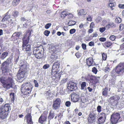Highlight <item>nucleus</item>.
<instances>
[{
    "mask_svg": "<svg viewBox=\"0 0 124 124\" xmlns=\"http://www.w3.org/2000/svg\"><path fill=\"white\" fill-rule=\"evenodd\" d=\"M0 81L3 84V86L5 89H8L12 88L14 81L12 78H9L6 80H4L3 78H1Z\"/></svg>",
    "mask_w": 124,
    "mask_h": 124,
    "instance_id": "nucleus-1",
    "label": "nucleus"
},
{
    "mask_svg": "<svg viewBox=\"0 0 124 124\" xmlns=\"http://www.w3.org/2000/svg\"><path fill=\"white\" fill-rule=\"evenodd\" d=\"M9 106L8 104H6L4 106L0 108V118L2 119L6 118L8 115Z\"/></svg>",
    "mask_w": 124,
    "mask_h": 124,
    "instance_id": "nucleus-2",
    "label": "nucleus"
},
{
    "mask_svg": "<svg viewBox=\"0 0 124 124\" xmlns=\"http://www.w3.org/2000/svg\"><path fill=\"white\" fill-rule=\"evenodd\" d=\"M32 86L30 83L23 84L21 88V92L25 95H27L31 93Z\"/></svg>",
    "mask_w": 124,
    "mask_h": 124,
    "instance_id": "nucleus-3",
    "label": "nucleus"
},
{
    "mask_svg": "<svg viewBox=\"0 0 124 124\" xmlns=\"http://www.w3.org/2000/svg\"><path fill=\"white\" fill-rule=\"evenodd\" d=\"M120 118V114L117 113H113L110 119L111 124H116Z\"/></svg>",
    "mask_w": 124,
    "mask_h": 124,
    "instance_id": "nucleus-4",
    "label": "nucleus"
},
{
    "mask_svg": "<svg viewBox=\"0 0 124 124\" xmlns=\"http://www.w3.org/2000/svg\"><path fill=\"white\" fill-rule=\"evenodd\" d=\"M118 74H122L124 72V63H119L116 68L115 70Z\"/></svg>",
    "mask_w": 124,
    "mask_h": 124,
    "instance_id": "nucleus-5",
    "label": "nucleus"
},
{
    "mask_svg": "<svg viewBox=\"0 0 124 124\" xmlns=\"http://www.w3.org/2000/svg\"><path fill=\"white\" fill-rule=\"evenodd\" d=\"M61 102V101L60 99H56L53 102L52 106L53 109L56 110L58 109L60 107Z\"/></svg>",
    "mask_w": 124,
    "mask_h": 124,
    "instance_id": "nucleus-6",
    "label": "nucleus"
},
{
    "mask_svg": "<svg viewBox=\"0 0 124 124\" xmlns=\"http://www.w3.org/2000/svg\"><path fill=\"white\" fill-rule=\"evenodd\" d=\"M101 116L98 118L97 122L98 123L100 124L103 123L104 122L106 118V114L103 113H101Z\"/></svg>",
    "mask_w": 124,
    "mask_h": 124,
    "instance_id": "nucleus-7",
    "label": "nucleus"
},
{
    "mask_svg": "<svg viewBox=\"0 0 124 124\" xmlns=\"http://www.w3.org/2000/svg\"><path fill=\"white\" fill-rule=\"evenodd\" d=\"M120 99V97L117 95H115L111 97L108 100V101L111 104L115 103H116L117 101Z\"/></svg>",
    "mask_w": 124,
    "mask_h": 124,
    "instance_id": "nucleus-8",
    "label": "nucleus"
},
{
    "mask_svg": "<svg viewBox=\"0 0 124 124\" xmlns=\"http://www.w3.org/2000/svg\"><path fill=\"white\" fill-rule=\"evenodd\" d=\"M76 84L72 81L69 82L67 86V88L70 90L72 91L76 87Z\"/></svg>",
    "mask_w": 124,
    "mask_h": 124,
    "instance_id": "nucleus-9",
    "label": "nucleus"
},
{
    "mask_svg": "<svg viewBox=\"0 0 124 124\" xmlns=\"http://www.w3.org/2000/svg\"><path fill=\"white\" fill-rule=\"evenodd\" d=\"M47 116V114L43 113L41 115L39 118V122L42 124H45Z\"/></svg>",
    "mask_w": 124,
    "mask_h": 124,
    "instance_id": "nucleus-10",
    "label": "nucleus"
},
{
    "mask_svg": "<svg viewBox=\"0 0 124 124\" xmlns=\"http://www.w3.org/2000/svg\"><path fill=\"white\" fill-rule=\"evenodd\" d=\"M95 114L94 113L91 114L89 115L88 118V121L89 123H93L95 121Z\"/></svg>",
    "mask_w": 124,
    "mask_h": 124,
    "instance_id": "nucleus-11",
    "label": "nucleus"
},
{
    "mask_svg": "<svg viewBox=\"0 0 124 124\" xmlns=\"http://www.w3.org/2000/svg\"><path fill=\"white\" fill-rule=\"evenodd\" d=\"M32 117L31 113L27 114L25 117V119L27 120V124H33V122L32 121Z\"/></svg>",
    "mask_w": 124,
    "mask_h": 124,
    "instance_id": "nucleus-12",
    "label": "nucleus"
},
{
    "mask_svg": "<svg viewBox=\"0 0 124 124\" xmlns=\"http://www.w3.org/2000/svg\"><path fill=\"white\" fill-rule=\"evenodd\" d=\"M79 97L77 94L73 93L71 95V98L72 101L74 102L77 101L79 99Z\"/></svg>",
    "mask_w": 124,
    "mask_h": 124,
    "instance_id": "nucleus-13",
    "label": "nucleus"
},
{
    "mask_svg": "<svg viewBox=\"0 0 124 124\" xmlns=\"http://www.w3.org/2000/svg\"><path fill=\"white\" fill-rule=\"evenodd\" d=\"M59 67L58 65L55 66L53 65L52 67L51 70L52 74H53V73H55V74H56V75H57L59 74V73H57V71L59 69Z\"/></svg>",
    "mask_w": 124,
    "mask_h": 124,
    "instance_id": "nucleus-14",
    "label": "nucleus"
},
{
    "mask_svg": "<svg viewBox=\"0 0 124 124\" xmlns=\"http://www.w3.org/2000/svg\"><path fill=\"white\" fill-rule=\"evenodd\" d=\"M29 36L25 35L23 39V46H24L25 45H27L29 40Z\"/></svg>",
    "mask_w": 124,
    "mask_h": 124,
    "instance_id": "nucleus-15",
    "label": "nucleus"
},
{
    "mask_svg": "<svg viewBox=\"0 0 124 124\" xmlns=\"http://www.w3.org/2000/svg\"><path fill=\"white\" fill-rule=\"evenodd\" d=\"M25 72L24 70H20L17 74V77L19 79L23 78Z\"/></svg>",
    "mask_w": 124,
    "mask_h": 124,
    "instance_id": "nucleus-16",
    "label": "nucleus"
},
{
    "mask_svg": "<svg viewBox=\"0 0 124 124\" xmlns=\"http://www.w3.org/2000/svg\"><path fill=\"white\" fill-rule=\"evenodd\" d=\"M20 62L19 65L20 69L22 70L25 69L26 67V64L22 61H21Z\"/></svg>",
    "mask_w": 124,
    "mask_h": 124,
    "instance_id": "nucleus-17",
    "label": "nucleus"
},
{
    "mask_svg": "<svg viewBox=\"0 0 124 124\" xmlns=\"http://www.w3.org/2000/svg\"><path fill=\"white\" fill-rule=\"evenodd\" d=\"M54 111H51L49 113V116L48 117V120L49 124V122L50 120L54 118Z\"/></svg>",
    "mask_w": 124,
    "mask_h": 124,
    "instance_id": "nucleus-18",
    "label": "nucleus"
},
{
    "mask_svg": "<svg viewBox=\"0 0 124 124\" xmlns=\"http://www.w3.org/2000/svg\"><path fill=\"white\" fill-rule=\"evenodd\" d=\"M93 62V58H89L86 60V64L87 65L90 66L92 65Z\"/></svg>",
    "mask_w": 124,
    "mask_h": 124,
    "instance_id": "nucleus-19",
    "label": "nucleus"
},
{
    "mask_svg": "<svg viewBox=\"0 0 124 124\" xmlns=\"http://www.w3.org/2000/svg\"><path fill=\"white\" fill-rule=\"evenodd\" d=\"M22 47L23 50L24 51L27 52V51L31 50V46L30 45H25L24 46H22Z\"/></svg>",
    "mask_w": 124,
    "mask_h": 124,
    "instance_id": "nucleus-20",
    "label": "nucleus"
},
{
    "mask_svg": "<svg viewBox=\"0 0 124 124\" xmlns=\"http://www.w3.org/2000/svg\"><path fill=\"white\" fill-rule=\"evenodd\" d=\"M77 11L78 12V14L79 16L85 15L87 13L86 10H85L83 9L78 10Z\"/></svg>",
    "mask_w": 124,
    "mask_h": 124,
    "instance_id": "nucleus-21",
    "label": "nucleus"
},
{
    "mask_svg": "<svg viewBox=\"0 0 124 124\" xmlns=\"http://www.w3.org/2000/svg\"><path fill=\"white\" fill-rule=\"evenodd\" d=\"M21 34L20 32H15L13 34L12 36L14 37L15 39H17L19 38V36Z\"/></svg>",
    "mask_w": 124,
    "mask_h": 124,
    "instance_id": "nucleus-22",
    "label": "nucleus"
},
{
    "mask_svg": "<svg viewBox=\"0 0 124 124\" xmlns=\"http://www.w3.org/2000/svg\"><path fill=\"white\" fill-rule=\"evenodd\" d=\"M8 53L6 51L3 53L1 55H0V59H4L8 55Z\"/></svg>",
    "mask_w": 124,
    "mask_h": 124,
    "instance_id": "nucleus-23",
    "label": "nucleus"
},
{
    "mask_svg": "<svg viewBox=\"0 0 124 124\" xmlns=\"http://www.w3.org/2000/svg\"><path fill=\"white\" fill-rule=\"evenodd\" d=\"M40 51L39 48H35L33 50V54L35 56L36 54L40 53Z\"/></svg>",
    "mask_w": 124,
    "mask_h": 124,
    "instance_id": "nucleus-24",
    "label": "nucleus"
},
{
    "mask_svg": "<svg viewBox=\"0 0 124 124\" xmlns=\"http://www.w3.org/2000/svg\"><path fill=\"white\" fill-rule=\"evenodd\" d=\"M42 53V52L40 51V53L36 54V55H35L36 57L38 59L42 58L43 57V55Z\"/></svg>",
    "mask_w": 124,
    "mask_h": 124,
    "instance_id": "nucleus-25",
    "label": "nucleus"
},
{
    "mask_svg": "<svg viewBox=\"0 0 124 124\" xmlns=\"http://www.w3.org/2000/svg\"><path fill=\"white\" fill-rule=\"evenodd\" d=\"M76 23V22L72 20H70L68 23V25L69 26H72L74 25Z\"/></svg>",
    "mask_w": 124,
    "mask_h": 124,
    "instance_id": "nucleus-26",
    "label": "nucleus"
},
{
    "mask_svg": "<svg viewBox=\"0 0 124 124\" xmlns=\"http://www.w3.org/2000/svg\"><path fill=\"white\" fill-rule=\"evenodd\" d=\"M108 89L107 88H105L103 90L102 93V94L104 96H106L107 94Z\"/></svg>",
    "mask_w": 124,
    "mask_h": 124,
    "instance_id": "nucleus-27",
    "label": "nucleus"
},
{
    "mask_svg": "<svg viewBox=\"0 0 124 124\" xmlns=\"http://www.w3.org/2000/svg\"><path fill=\"white\" fill-rule=\"evenodd\" d=\"M11 60L9 59H8L6 61L3 63L2 64L3 65H4L5 64H7L8 65L9 64H11Z\"/></svg>",
    "mask_w": 124,
    "mask_h": 124,
    "instance_id": "nucleus-28",
    "label": "nucleus"
},
{
    "mask_svg": "<svg viewBox=\"0 0 124 124\" xmlns=\"http://www.w3.org/2000/svg\"><path fill=\"white\" fill-rule=\"evenodd\" d=\"M108 5L111 8V9L113 10L114 9V8L113 7H114L115 5V3L111 2L109 3H108Z\"/></svg>",
    "mask_w": 124,
    "mask_h": 124,
    "instance_id": "nucleus-29",
    "label": "nucleus"
},
{
    "mask_svg": "<svg viewBox=\"0 0 124 124\" xmlns=\"http://www.w3.org/2000/svg\"><path fill=\"white\" fill-rule=\"evenodd\" d=\"M111 45V43L109 42H106L104 44L105 46L107 47H110Z\"/></svg>",
    "mask_w": 124,
    "mask_h": 124,
    "instance_id": "nucleus-30",
    "label": "nucleus"
},
{
    "mask_svg": "<svg viewBox=\"0 0 124 124\" xmlns=\"http://www.w3.org/2000/svg\"><path fill=\"white\" fill-rule=\"evenodd\" d=\"M18 14V12L16 11H14L12 13V15L14 17H16L17 16Z\"/></svg>",
    "mask_w": 124,
    "mask_h": 124,
    "instance_id": "nucleus-31",
    "label": "nucleus"
},
{
    "mask_svg": "<svg viewBox=\"0 0 124 124\" xmlns=\"http://www.w3.org/2000/svg\"><path fill=\"white\" fill-rule=\"evenodd\" d=\"M14 93H11L10 94V98L11 99V101L13 102L14 99Z\"/></svg>",
    "mask_w": 124,
    "mask_h": 124,
    "instance_id": "nucleus-32",
    "label": "nucleus"
},
{
    "mask_svg": "<svg viewBox=\"0 0 124 124\" xmlns=\"http://www.w3.org/2000/svg\"><path fill=\"white\" fill-rule=\"evenodd\" d=\"M62 15L64 16H65L67 15H68L69 13V12H68L65 10L62 12Z\"/></svg>",
    "mask_w": 124,
    "mask_h": 124,
    "instance_id": "nucleus-33",
    "label": "nucleus"
},
{
    "mask_svg": "<svg viewBox=\"0 0 124 124\" xmlns=\"http://www.w3.org/2000/svg\"><path fill=\"white\" fill-rule=\"evenodd\" d=\"M86 86V83L85 82H83L81 85V89H83Z\"/></svg>",
    "mask_w": 124,
    "mask_h": 124,
    "instance_id": "nucleus-34",
    "label": "nucleus"
},
{
    "mask_svg": "<svg viewBox=\"0 0 124 124\" xmlns=\"http://www.w3.org/2000/svg\"><path fill=\"white\" fill-rule=\"evenodd\" d=\"M116 22L118 23H119L121 22V19L119 17H117L115 19Z\"/></svg>",
    "mask_w": 124,
    "mask_h": 124,
    "instance_id": "nucleus-35",
    "label": "nucleus"
},
{
    "mask_svg": "<svg viewBox=\"0 0 124 124\" xmlns=\"http://www.w3.org/2000/svg\"><path fill=\"white\" fill-rule=\"evenodd\" d=\"M19 3V2H17L16 1L14 0L12 2V5L15 6H16Z\"/></svg>",
    "mask_w": 124,
    "mask_h": 124,
    "instance_id": "nucleus-36",
    "label": "nucleus"
},
{
    "mask_svg": "<svg viewBox=\"0 0 124 124\" xmlns=\"http://www.w3.org/2000/svg\"><path fill=\"white\" fill-rule=\"evenodd\" d=\"M102 59L104 60H106L107 57V54L104 53H103L102 54Z\"/></svg>",
    "mask_w": 124,
    "mask_h": 124,
    "instance_id": "nucleus-37",
    "label": "nucleus"
},
{
    "mask_svg": "<svg viewBox=\"0 0 124 124\" xmlns=\"http://www.w3.org/2000/svg\"><path fill=\"white\" fill-rule=\"evenodd\" d=\"M97 110L99 113H100L101 111V106L100 105L98 106L97 108Z\"/></svg>",
    "mask_w": 124,
    "mask_h": 124,
    "instance_id": "nucleus-38",
    "label": "nucleus"
},
{
    "mask_svg": "<svg viewBox=\"0 0 124 124\" xmlns=\"http://www.w3.org/2000/svg\"><path fill=\"white\" fill-rule=\"evenodd\" d=\"M50 33V31L47 30H45L44 32V34L46 36H47L49 35Z\"/></svg>",
    "mask_w": 124,
    "mask_h": 124,
    "instance_id": "nucleus-39",
    "label": "nucleus"
},
{
    "mask_svg": "<svg viewBox=\"0 0 124 124\" xmlns=\"http://www.w3.org/2000/svg\"><path fill=\"white\" fill-rule=\"evenodd\" d=\"M92 17L90 15H88L86 18L87 21H92Z\"/></svg>",
    "mask_w": 124,
    "mask_h": 124,
    "instance_id": "nucleus-40",
    "label": "nucleus"
},
{
    "mask_svg": "<svg viewBox=\"0 0 124 124\" xmlns=\"http://www.w3.org/2000/svg\"><path fill=\"white\" fill-rule=\"evenodd\" d=\"M106 30V28L105 27L100 28V31L101 33L103 32Z\"/></svg>",
    "mask_w": 124,
    "mask_h": 124,
    "instance_id": "nucleus-41",
    "label": "nucleus"
},
{
    "mask_svg": "<svg viewBox=\"0 0 124 124\" xmlns=\"http://www.w3.org/2000/svg\"><path fill=\"white\" fill-rule=\"evenodd\" d=\"M71 102L70 101H67L66 102L65 105L67 107H70L71 105Z\"/></svg>",
    "mask_w": 124,
    "mask_h": 124,
    "instance_id": "nucleus-42",
    "label": "nucleus"
},
{
    "mask_svg": "<svg viewBox=\"0 0 124 124\" xmlns=\"http://www.w3.org/2000/svg\"><path fill=\"white\" fill-rule=\"evenodd\" d=\"M76 30L74 29H71L70 31V34H73L76 31Z\"/></svg>",
    "mask_w": 124,
    "mask_h": 124,
    "instance_id": "nucleus-43",
    "label": "nucleus"
},
{
    "mask_svg": "<svg viewBox=\"0 0 124 124\" xmlns=\"http://www.w3.org/2000/svg\"><path fill=\"white\" fill-rule=\"evenodd\" d=\"M116 37L114 35H111L110 37V39L112 41H114L116 39Z\"/></svg>",
    "mask_w": 124,
    "mask_h": 124,
    "instance_id": "nucleus-44",
    "label": "nucleus"
},
{
    "mask_svg": "<svg viewBox=\"0 0 124 124\" xmlns=\"http://www.w3.org/2000/svg\"><path fill=\"white\" fill-rule=\"evenodd\" d=\"M34 82L35 84V87H38L39 86V84L37 81L35 80H34Z\"/></svg>",
    "mask_w": 124,
    "mask_h": 124,
    "instance_id": "nucleus-45",
    "label": "nucleus"
},
{
    "mask_svg": "<svg viewBox=\"0 0 124 124\" xmlns=\"http://www.w3.org/2000/svg\"><path fill=\"white\" fill-rule=\"evenodd\" d=\"M118 7L120 8L123 9L124 8V4H119L118 5Z\"/></svg>",
    "mask_w": 124,
    "mask_h": 124,
    "instance_id": "nucleus-46",
    "label": "nucleus"
},
{
    "mask_svg": "<svg viewBox=\"0 0 124 124\" xmlns=\"http://www.w3.org/2000/svg\"><path fill=\"white\" fill-rule=\"evenodd\" d=\"M49 65L48 64H46L44 65L43 67V68L44 69H46L49 68Z\"/></svg>",
    "mask_w": 124,
    "mask_h": 124,
    "instance_id": "nucleus-47",
    "label": "nucleus"
},
{
    "mask_svg": "<svg viewBox=\"0 0 124 124\" xmlns=\"http://www.w3.org/2000/svg\"><path fill=\"white\" fill-rule=\"evenodd\" d=\"M51 23H47L45 26V27L46 29H48L51 26Z\"/></svg>",
    "mask_w": 124,
    "mask_h": 124,
    "instance_id": "nucleus-48",
    "label": "nucleus"
},
{
    "mask_svg": "<svg viewBox=\"0 0 124 124\" xmlns=\"http://www.w3.org/2000/svg\"><path fill=\"white\" fill-rule=\"evenodd\" d=\"M92 71L93 73L96 74L97 72V70L96 68L93 67L92 68Z\"/></svg>",
    "mask_w": 124,
    "mask_h": 124,
    "instance_id": "nucleus-49",
    "label": "nucleus"
},
{
    "mask_svg": "<svg viewBox=\"0 0 124 124\" xmlns=\"http://www.w3.org/2000/svg\"><path fill=\"white\" fill-rule=\"evenodd\" d=\"M90 46H94V43L93 41H91L88 44Z\"/></svg>",
    "mask_w": 124,
    "mask_h": 124,
    "instance_id": "nucleus-50",
    "label": "nucleus"
},
{
    "mask_svg": "<svg viewBox=\"0 0 124 124\" xmlns=\"http://www.w3.org/2000/svg\"><path fill=\"white\" fill-rule=\"evenodd\" d=\"M105 26L107 30L108 29H109L110 27H111V26H110V23L106 25Z\"/></svg>",
    "mask_w": 124,
    "mask_h": 124,
    "instance_id": "nucleus-51",
    "label": "nucleus"
},
{
    "mask_svg": "<svg viewBox=\"0 0 124 124\" xmlns=\"http://www.w3.org/2000/svg\"><path fill=\"white\" fill-rule=\"evenodd\" d=\"M45 93V94L46 96H50L51 94L50 91L49 90L48 91L46 92Z\"/></svg>",
    "mask_w": 124,
    "mask_h": 124,
    "instance_id": "nucleus-52",
    "label": "nucleus"
},
{
    "mask_svg": "<svg viewBox=\"0 0 124 124\" xmlns=\"http://www.w3.org/2000/svg\"><path fill=\"white\" fill-rule=\"evenodd\" d=\"M82 48L84 50H85L86 49V45L85 44L82 43Z\"/></svg>",
    "mask_w": 124,
    "mask_h": 124,
    "instance_id": "nucleus-53",
    "label": "nucleus"
},
{
    "mask_svg": "<svg viewBox=\"0 0 124 124\" xmlns=\"http://www.w3.org/2000/svg\"><path fill=\"white\" fill-rule=\"evenodd\" d=\"M124 49V43L122 44L120 47V50H123Z\"/></svg>",
    "mask_w": 124,
    "mask_h": 124,
    "instance_id": "nucleus-54",
    "label": "nucleus"
},
{
    "mask_svg": "<svg viewBox=\"0 0 124 124\" xmlns=\"http://www.w3.org/2000/svg\"><path fill=\"white\" fill-rule=\"evenodd\" d=\"M99 40L101 41L104 42L106 40V39L105 38H100Z\"/></svg>",
    "mask_w": 124,
    "mask_h": 124,
    "instance_id": "nucleus-55",
    "label": "nucleus"
},
{
    "mask_svg": "<svg viewBox=\"0 0 124 124\" xmlns=\"http://www.w3.org/2000/svg\"><path fill=\"white\" fill-rule=\"evenodd\" d=\"M4 18L6 21H8V19L10 18V16H6L4 17Z\"/></svg>",
    "mask_w": 124,
    "mask_h": 124,
    "instance_id": "nucleus-56",
    "label": "nucleus"
},
{
    "mask_svg": "<svg viewBox=\"0 0 124 124\" xmlns=\"http://www.w3.org/2000/svg\"><path fill=\"white\" fill-rule=\"evenodd\" d=\"M86 105L84 103L82 102L81 103V106L82 108H84L86 107Z\"/></svg>",
    "mask_w": 124,
    "mask_h": 124,
    "instance_id": "nucleus-57",
    "label": "nucleus"
},
{
    "mask_svg": "<svg viewBox=\"0 0 124 124\" xmlns=\"http://www.w3.org/2000/svg\"><path fill=\"white\" fill-rule=\"evenodd\" d=\"M94 25V23L93 22H92L90 25V27L91 28H93V26Z\"/></svg>",
    "mask_w": 124,
    "mask_h": 124,
    "instance_id": "nucleus-58",
    "label": "nucleus"
},
{
    "mask_svg": "<svg viewBox=\"0 0 124 124\" xmlns=\"http://www.w3.org/2000/svg\"><path fill=\"white\" fill-rule=\"evenodd\" d=\"M53 65H55V66L58 65L59 67L60 64L59 62L58 61H57L56 62H55Z\"/></svg>",
    "mask_w": 124,
    "mask_h": 124,
    "instance_id": "nucleus-59",
    "label": "nucleus"
},
{
    "mask_svg": "<svg viewBox=\"0 0 124 124\" xmlns=\"http://www.w3.org/2000/svg\"><path fill=\"white\" fill-rule=\"evenodd\" d=\"M17 116L16 115H14V116H13L12 117V120L13 121H15L17 118Z\"/></svg>",
    "mask_w": 124,
    "mask_h": 124,
    "instance_id": "nucleus-60",
    "label": "nucleus"
},
{
    "mask_svg": "<svg viewBox=\"0 0 124 124\" xmlns=\"http://www.w3.org/2000/svg\"><path fill=\"white\" fill-rule=\"evenodd\" d=\"M10 22L12 24H16V20H13L12 21L11 19H10Z\"/></svg>",
    "mask_w": 124,
    "mask_h": 124,
    "instance_id": "nucleus-61",
    "label": "nucleus"
},
{
    "mask_svg": "<svg viewBox=\"0 0 124 124\" xmlns=\"http://www.w3.org/2000/svg\"><path fill=\"white\" fill-rule=\"evenodd\" d=\"M69 15H68L69 16H68V18H72L73 17V16L69 12Z\"/></svg>",
    "mask_w": 124,
    "mask_h": 124,
    "instance_id": "nucleus-62",
    "label": "nucleus"
},
{
    "mask_svg": "<svg viewBox=\"0 0 124 124\" xmlns=\"http://www.w3.org/2000/svg\"><path fill=\"white\" fill-rule=\"evenodd\" d=\"M110 26H111V27H115V24H114L113 23H110Z\"/></svg>",
    "mask_w": 124,
    "mask_h": 124,
    "instance_id": "nucleus-63",
    "label": "nucleus"
},
{
    "mask_svg": "<svg viewBox=\"0 0 124 124\" xmlns=\"http://www.w3.org/2000/svg\"><path fill=\"white\" fill-rule=\"evenodd\" d=\"M109 70V69L108 67H105V69H104V70L105 72H107V71H108Z\"/></svg>",
    "mask_w": 124,
    "mask_h": 124,
    "instance_id": "nucleus-64",
    "label": "nucleus"
}]
</instances>
